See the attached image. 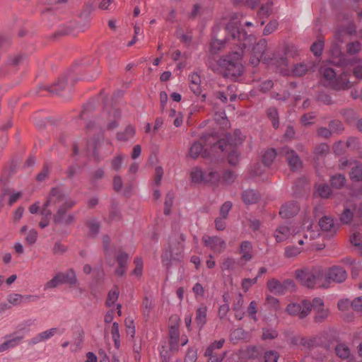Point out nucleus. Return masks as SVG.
Listing matches in <instances>:
<instances>
[{"instance_id": "c9c22d12", "label": "nucleus", "mask_w": 362, "mask_h": 362, "mask_svg": "<svg viewBox=\"0 0 362 362\" xmlns=\"http://www.w3.org/2000/svg\"><path fill=\"white\" fill-rule=\"evenodd\" d=\"M313 66L305 63L297 64L292 69V74L295 76H301L304 75L309 69H313Z\"/></svg>"}, {"instance_id": "473e14b6", "label": "nucleus", "mask_w": 362, "mask_h": 362, "mask_svg": "<svg viewBox=\"0 0 362 362\" xmlns=\"http://www.w3.org/2000/svg\"><path fill=\"white\" fill-rule=\"evenodd\" d=\"M63 282L67 284L70 287L74 286L77 284L76 273L73 269H69L65 272H62Z\"/></svg>"}, {"instance_id": "f704fd0d", "label": "nucleus", "mask_w": 362, "mask_h": 362, "mask_svg": "<svg viewBox=\"0 0 362 362\" xmlns=\"http://www.w3.org/2000/svg\"><path fill=\"white\" fill-rule=\"evenodd\" d=\"M170 346L171 349H175L178 345L180 332L177 327H171L169 331Z\"/></svg>"}, {"instance_id": "f3484780", "label": "nucleus", "mask_w": 362, "mask_h": 362, "mask_svg": "<svg viewBox=\"0 0 362 362\" xmlns=\"http://www.w3.org/2000/svg\"><path fill=\"white\" fill-rule=\"evenodd\" d=\"M297 49L294 45H286L284 48V55L278 56L276 54V65L277 66H287V57H294L297 54Z\"/></svg>"}, {"instance_id": "ea45409f", "label": "nucleus", "mask_w": 362, "mask_h": 362, "mask_svg": "<svg viewBox=\"0 0 362 362\" xmlns=\"http://www.w3.org/2000/svg\"><path fill=\"white\" fill-rule=\"evenodd\" d=\"M316 193L322 198H328L331 194V189L327 184H320L315 187Z\"/></svg>"}, {"instance_id": "338daca9", "label": "nucleus", "mask_w": 362, "mask_h": 362, "mask_svg": "<svg viewBox=\"0 0 362 362\" xmlns=\"http://www.w3.org/2000/svg\"><path fill=\"white\" fill-rule=\"evenodd\" d=\"M144 313L146 315H148L151 309L152 308V301L148 297H145L141 304Z\"/></svg>"}, {"instance_id": "4d7b16f0", "label": "nucleus", "mask_w": 362, "mask_h": 362, "mask_svg": "<svg viewBox=\"0 0 362 362\" xmlns=\"http://www.w3.org/2000/svg\"><path fill=\"white\" fill-rule=\"evenodd\" d=\"M134 263L135 264V268L133 271V274L135 276L140 277L142 274L143 271V262L141 259L136 257L135 258Z\"/></svg>"}, {"instance_id": "052dcab7", "label": "nucleus", "mask_w": 362, "mask_h": 362, "mask_svg": "<svg viewBox=\"0 0 362 362\" xmlns=\"http://www.w3.org/2000/svg\"><path fill=\"white\" fill-rule=\"evenodd\" d=\"M232 203L229 201L226 202L221 207L220 214L223 218H227L228 214L232 208Z\"/></svg>"}, {"instance_id": "39448f33", "label": "nucleus", "mask_w": 362, "mask_h": 362, "mask_svg": "<svg viewBox=\"0 0 362 362\" xmlns=\"http://www.w3.org/2000/svg\"><path fill=\"white\" fill-rule=\"evenodd\" d=\"M216 139L214 136H204L200 140L195 141L190 147L189 155L192 158H197L199 156L203 158L209 156V152H208V147H210L211 151H215L216 149H219L221 151H223V141L218 140L215 142Z\"/></svg>"}, {"instance_id": "0eeeda50", "label": "nucleus", "mask_w": 362, "mask_h": 362, "mask_svg": "<svg viewBox=\"0 0 362 362\" xmlns=\"http://www.w3.org/2000/svg\"><path fill=\"white\" fill-rule=\"evenodd\" d=\"M276 155L277 153L274 148L267 150L262 156L264 165L259 163L254 164L250 170V175L259 177L262 181L267 180L268 175L265 173L266 167L272 165Z\"/></svg>"}, {"instance_id": "f8f14e48", "label": "nucleus", "mask_w": 362, "mask_h": 362, "mask_svg": "<svg viewBox=\"0 0 362 362\" xmlns=\"http://www.w3.org/2000/svg\"><path fill=\"white\" fill-rule=\"evenodd\" d=\"M279 154L286 158L291 170L295 171L301 168V160L293 150L286 146L280 150Z\"/></svg>"}, {"instance_id": "b1692460", "label": "nucleus", "mask_w": 362, "mask_h": 362, "mask_svg": "<svg viewBox=\"0 0 362 362\" xmlns=\"http://www.w3.org/2000/svg\"><path fill=\"white\" fill-rule=\"evenodd\" d=\"M358 139H356L355 138H350L346 141V143H344L343 141H339V142L336 143L333 146V150L336 154L340 155L344 152L346 147H348V148H350L354 150L355 147L358 145Z\"/></svg>"}, {"instance_id": "c03bdc74", "label": "nucleus", "mask_w": 362, "mask_h": 362, "mask_svg": "<svg viewBox=\"0 0 362 362\" xmlns=\"http://www.w3.org/2000/svg\"><path fill=\"white\" fill-rule=\"evenodd\" d=\"M272 13V4L267 2L264 5L262 6L258 11V16L261 18L268 17Z\"/></svg>"}, {"instance_id": "f03ea898", "label": "nucleus", "mask_w": 362, "mask_h": 362, "mask_svg": "<svg viewBox=\"0 0 362 362\" xmlns=\"http://www.w3.org/2000/svg\"><path fill=\"white\" fill-rule=\"evenodd\" d=\"M74 205L75 202L66 198L60 189L53 188L42 206L41 211L42 218L39 223L40 227L44 228L49 225L52 214V208L57 209V213L54 216V223H71L74 219V216L71 214L66 215V211Z\"/></svg>"}, {"instance_id": "9b49d317", "label": "nucleus", "mask_w": 362, "mask_h": 362, "mask_svg": "<svg viewBox=\"0 0 362 362\" xmlns=\"http://www.w3.org/2000/svg\"><path fill=\"white\" fill-rule=\"evenodd\" d=\"M204 245L216 254L221 253L226 247V243L218 236L205 235L202 237Z\"/></svg>"}, {"instance_id": "7ed1b4c3", "label": "nucleus", "mask_w": 362, "mask_h": 362, "mask_svg": "<svg viewBox=\"0 0 362 362\" xmlns=\"http://www.w3.org/2000/svg\"><path fill=\"white\" fill-rule=\"evenodd\" d=\"M313 221L310 218L305 216L300 228H293V240L300 245H305L310 248L322 250L325 244H315L313 240L319 238L320 233L317 230L313 229Z\"/></svg>"}, {"instance_id": "49530a36", "label": "nucleus", "mask_w": 362, "mask_h": 362, "mask_svg": "<svg viewBox=\"0 0 362 362\" xmlns=\"http://www.w3.org/2000/svg\"><path fill=\"white\" fill-rule=\"evenodd\" d=\"M268 117L272 120L273 127L276 129L279 127L278 112L276 108H269L267 111Z\"/></svg>"}, {"instance_id": "e433bc0d", "label": "nucleus", "mask_w": 362, "mask_h": 362, "mask_svg": "<svg viewBox=\"0 0 362 362\" xmlns=\"http://www.w3.org/2000/svg\"><path fill=\"white\" fill-rule=\"evenodd\" d=\"M135 134V129L132 126H128L124 132L117 133V139L119 141H126L132 138Z\"/></svg>"}, {"instance_id": "9d476101", "label": "nucleus", "mask_w": 362, "mask_h": 362, "mask_svg": "<svg viewBox=\"0 0 362 362\" xmlns=\"http://www.w3.org/2000/svg\"><path fill=\"white\" fill-rule=\"evenodd\" d=\"M294 283L292 280L286 279L283 282L272 279L267 281V288L270 292L276 294H284L288 290L293 289Z\"/></svg>"}, {"instance_id": "680f3d73", "label": "nucleus", "mask_w": 362, "mask_h": 362, "mask_svg": "<svg viewBox=\"0 0 362 362\" xmlns=\"http://www.w3.org/2000/svg\"><path fill=\"white\" fill-rule=\"evenodd\" d=\"M260 354L255 346L248 347L245 351V356L249 358H257Z\"/></svg>"}, {"instance_id": "4be33fe9", "label": "nucleus", "mask_w": 362, "mask_h": 362, "mask_svg": "<svg viewBox=\"0 0 362 362\" xmlns=\"http://www.w3.org/2000/svg\"><path fill=\"white\" fill-rule=\"evenodd\" d=\"M319 226L323 231L327 232L331 235L334 234L338 229L334 220L329 216L322 217L319 221Z\"/></svg>"}, {"instance_id": "1a4fd4ad", "label": "nucleus", "mask_w": 362, "mask_h": 362, "mask_svg": "<svg viewBox=\"0 0 362 362\" xmlns=\"http://www.w3.org/2000/svg\"><path fill=\"white\" fill-rule=\"evenodd\" d=\"M286 310L289 315L303 319L310 314L311 303L308 300H303L299 303H291L287 305Z\"/></svg>"}, {"instance_id": "393cba45", "label": "nucleus", "mask_w": 362, "mask_h": 362, "mask_svg": "<svg viewBox=\"0 0 362 362\" xmlns=\"http://www.w3.org/2000/svg\"><path fill=\"white\" fill-rule=\"evenodd\" d=\"M24 338L23 334L16 333L10 337V339L6 340L0 345V352L4 351L10 348L16 346L21 340Z\"/></svg>"}, {"instance_id": "a18cd8bd", "label": "nucleus", "mask_w": 362, "mask_h": 362, "mask_svg": "<svg viewBox=\"0 0 362 362\" xmlns=\"http://www.w3.org/2000/svg\"><path fill=\"white\" fill-rule=\"evenodd\" d=\"M323 47V40L319 39L311 45L310 50L315 56H320L322 53Z\"/></svg>"}, {"instance_id": "6ab92c4d", "label": "nucleus", "mask_w": 362, "mask_h": 362, "mask_svg": "<svg viewBox=\"0 0 362 362\" xmlns=\"http://www.w3.org/2000/svg\"><path fill=\"white\" fill-rule=\"evenodd\" d=\"M225 33L226 34V37L224 40H215L211 42L210 45V49L211 53H217L226 44L235 46L234 44L235 42L232 39L230 34L227 32L226 27L225 28Z\"/></svg>"}, {"instance_id": "a211bd4d", "label": "nucleus", "mask_w": 362, "mask_h": 362, "mask_svg": "<svg viewBox=\"0 0 362 362\" xmlns=\"http://www.w3.org/2000/svg\"><path fill=\"white\" fill-rule=\"evenodd\" d=\"M245 138V136L243 135L240 130H235L233 135L227 136V142L225 139H222L223 141V151L228 149V147L230 149L233 146H238L242 144Z\"/></svg>"}, {"instance_id": "c756f323", "label": "nucleus", "mask_w": 362, "mask_h": 362, "mask_svg": "<svg viewBox=\"0 0 362 362\" xmlns=\"http://www.w3.org/2000/svg\"><path fill=\"white\" fill-rule=\"evenodd\" d=\"M88 149H93L94 153L100 149L107 148L110 149L109 153L112 152V150L113 149L112 144L110 141L107 140H98L97 141L91 142L88 144Z\"/></svg>"}, {"instance_id": "4c0bfd02", "label": "nucleus", "mask_w": 362, "mask_h": 362, "mask_svg": "<svg viewBox=\"0 0 362 362\" xmlns=\"http://www.w3.org/2000/svg\"><path fill=\"white\" fill-rule=\"evenodd\" d=\"M119 294V288L117 286H115L112 288L107 294V298L106 300V305L108 307H110L115 304V303L117 301L118 296Z\"/></svg>"}, {"instance_id": "09e8293b", "label": "nucleus", "mask_w": 362, "mask_h": 362, "mask_svg": "<svg viewBox=\"0 0 362 362\" xmlns=\"http://www.w3.org/2000/svg\"><path fill=\"white\" fill-rule=\"evenodd\" d=\"M236 261L231 257L225 259L222 263L221 269L223 270H233L236 267Z\"/></svg>"}, {"instance_id": "13d9d810", "label": "nucleus", "mask_w": 362, "mask_h": 362, "mask_svg": "<svg viewBox=\"0 0 362 362\" xmlns=\"http://www.w3.org/2000/svg\"><path fill=\"white\" fill-rule=\"evenodd\" d=\"M216 120L220 127L226 129L229 127V121L225 117V113L222 112L216 115Z\"/></svg>"}, {"instance_id": "dca6fc26", "label": "nucleus", "mask_w": 362, "mask_h": 362, "mask_svg": "<svg viewBox=\"0 0 362 362\" xmlns=\"http://www.w3.org/2000/svg\"><path fill=\"white\" fill-rule=\"evenodd\" d=\"M355 29L356 28L354 23H349L347 27L343 28L336 33L335 36L337 42L333 45L331 49V52L333 56L337 57L341 55L339 44L343 42L342 37L346 34L351 35L355 31Z\"/></svg>"}, {"instance_id": "a19ab883", "label": "nucleus", "mask_w": 362, "mask_h": 362, "mask_svg": "<svg viewBox=\"0 0 362 362\" xmlns=\"http://www.w3.org/2000/svg\"><path fill=\"white\" fill-rule=\"evenodd\" d=\"M350 242L362 252V234L361 233L354 232L350 236Z\"/></svg>"}, {"instance_id": "7c9ffc66", "label": "nucleus", "mask_w": 362, "mask_h": 362, "mask_svg": "<svg viewBox=\"0 0 362 362\" xmlns=\"http://www.w3.org/2000/svg\"><path fill=\"white\" fill-rule=\"evenodd\" d=\"M242 198L245 204H253L259 200V194L253 189H249L243 192Z\"/></svg>"}, {"instance_id": "4468645a", "label": "nucleus", "mask_w": 362, "mask_h": 362, "mask_svg": "<svg viewBox=\"0 0 362 362\" xmlns=\"http://www.w3.org/2000/svg\"><path fill=\"white\" fill-rule=\"evenodd\" d=\"M64 332L65 329L64 328L52 327L51 329H47L45 331L37 334L34 337H33L30 340L29 344L35 345L40 342L46 341L56 334H63Z\"/></svg>"}, {"instance_id": "5fc2aeb1", "label": "nucleus", "mask_w": 362, "mask_h": 362, "mask_svg": "<svg viewBox=\"0 0 362 362\" xmlns=\"http://www.w3.org/2000/svg\"><path fill=\"white\" fill-rule=\"evenodd\" d=\"M235 180V174L230 171V170H226L222 176L221 182L224 184H230L234 182ZM221 180V178L219 179V181Z\"/></svg>"}, {"instance_id": "f257e3e1", "label": "nucleus", "mask_w": 362, "mask_h": 362, "mask_svg": "<svg viewBox=\"0 0 362 362\" xmlns=\"http://www.w3.org/2000/svg\"><path fill=\"white\" fill-rule=\"evenodd\" d=\"M243 16L234 14L226 25V30L232 39L237 42L234 44L238 47V50L222 57L218 61V68L224 76L232 79L238 78L243 72L242 57L246 49L250 52V63L256 66L262 61L264 64L276 65V53L267 51V41L262 38L256 42V37L247 35L242 28Z\"/></svg>"}, {"instance_id": "aec40b11", "label": "nucleus", "mask_w": 362, "mask_h": 362, "mask_svg": "<svg viewBox=\"0 0 362 362\" xmlns=\"http://www.w3.org/2000/svg\"><path fill=\"white\" fill-rule=\"evenodd\" d=\"M299 209L296 202H290L281 206L279 214L282 218H291L298 212Z\"/></svg>"}, {"instance_id": "423d86ee", "label": "nucleus", "mask_w": 362, "mask_h": 362, "mask_svg": "<svg viewBox=\"0 0 362 362\" xmlns=\"http://www.w3.org/2000/svg\"><path fill=\"white\" fill-rule=\"evenodd\" d=\"M320 74L322 76L321 82L326 87L334 90L348 89L351 87L349 75L346 72L337 77L332 68L321 67Z\"/></svg>"}, {"instance_id": "cd10ccee", "label": "nucleus", "mask_w": 362, "mask_h": 362, "mask_svg": "<svg viewBox=\"0 0 362 362\" xmlns=\"http://www.w3.org/2000/svg\"><path fill=\"white\" fill-rule=\"evenodd\" d=\"M252 244L249 241H243L240 244V253L241 255V259L247 262L252 259Z\"/></svg>"}, {"instance_id": "3c124183", "label": "nucleus", "mask_w": 362, "mask_h": 362, "mask_svg": "<svg viewBox=\"0 0 362 362\" xmlns=\"http://www.w3.org/2000/svg\"><path fill=\"white\" fill-rule=\"evenodd\" d=\"M279 355L276 351H267L264 354V362H277Z\"/></svg>"}, {"instance_id": "2f4dec72", "label": "nucleus", "mask_w": 362, "mask_h": 362, "mask_svg": "<svg viewBox=\"0 0 362 362\" xmlns=\"http://www.w3.org/2000/svg\"><path fill=\"white\" fill-rule=\"evenodd\" d=\"M62 284H64L62 272H58L45 284L44 290L55 288Z\"/></svg>"}, {"instance_id": "2eb2a0df", "label": "nucleus", "mask_w": 362, "mask_h": 362, "mask_svg": "<svg viewBox=\"0 0 362 362\" xmlns=\"http://www.w3.org/2000/svg\"><path fill=\"white\" fill-rule=\"evenodd\" d=\"M311 303V310H313L316 322H322L326 319L329 313V309L325 308L324 301L320 298H315Z\"/></svg>"}, {"instance_id": "8fccbe9b", "label": "nucleus", "mask_w": 362, "mask_h": 362, "mask_svg": "<svg viewBox=\"0 0 362 362\" xmlns=\"http://www.w3.org/2000/svg\"><path fill=\"white\" fill-rule=\"evenodd\" d=\"M225 343V340L223 339H220L218 341H214L211 344L206 350L204 355L209 356L211 355L212 352L215 349H221Z\"/></svg>"}, {"instance_id": "58836bf2", "label": "nucleus", "mask_w": 362, "mask_h": 362, "mask_svg": "<svg viewBox=\"0 0 362 362\" xmlns=\"http://www.w3.org/2000/svg\"><path fill=\"white\" fill-rule=\"evenodd\" d=\"M350 178L354 181L362 180V164L356 163L350 172Z\"/></svg>"}, {"instance_id": "bb28decb", "label": "nucleus", "mask_w": 362, "mask_h": 362, "mask_svg": "<svg viewBox=\"0 0 362 362\" xmlns=\"http://www.w3.org/2000/svg\"><path fill=\"white\" fill-rule=\"evenodd\" d=\"M127 261V254L124 252H119L117 256V262L118 264V267L115 271L117 275L122 276L125 273Z\"/></svg>"}, {"instance_id": "bf43d9fd", "label": "nucleus", "mask_w": 362, "mask_h": 362, "mask_svg": "<svg viewBox=\"0 0 362 362\" xmlns=\"http://www.w3.org/2000/svg\"><path fill=\"white\" fill-rule=\"evenodd\" d=\"M247 314L255 321L257 320L256 313H257V304L255 301H251L247 308Z\"/></svg>"}, {"instance_id": "37998d69", "label": "nucleus", "mask_w": 362, "mask_h": 362, "mask_svg": "<svg viewBox=\"0 0 362 362\" xmlns=\"http://www.w3.org/2000/svg\"><path fill=\"white\" fill-rule=\"evenodd\" d=\"M346 182V178L344 175L339 174L333 175L331 177V184L332 187L335 188H340L344 185Z\"/></svg>"}, {"instance_id": "e2e57ef3", "label": "nucleus", "mask_w": 362, "mask_h": 362, "mask_svg": "<svg viewBox=\"0 0 362 362\" xmlns=\"http://www.w3.org/2000/svg\"><path fill=\"white\" fill-rule=\"evenodd\" d=\"M361 49V44L358 42H350L347 45V52L349 54H356Z\"/></svg>"}, {"instance_id": "72a5a7b5", "label": "nucleus", "mask_w": 362, "mask_h": 362, "mask_svg": "<svg viewBox=\"0 0 362 362\" xmlns=\"http://www.w3.org/2000/svg\"><path fill=\"white\" fill-rule=\"evenodd\" d=\"M336 354L341 359H349L351 356V351L349 346L344 344H338L335 348Z\"/></svg>"}, {"instance_id": "ddd939ff", "label": "nucleus", "mask_w": 362, "mask_h": 362, "mask_svg": "<svg viewBox=\"0 0 362 362\" xmlns=\"http://www.w3.org/2000/svg\"><path fill=\"white\" fill-rule=\"evenodd\" d=\"M346 272L342 267L339 266H333L332 267L329 268L326 274V276L324 277L325 286L330 282H343L346 280Z\"/></svg>"}, {"instance_id": "c85d7f7f", "label": "nucleus", "mask_w": 362, "mask_h": 362, "mask_svg": "<svg viewBox=\"0 0 362 362\" xmlns=\"http://www.w3.org/2000/svg\"><path fill=\"white\" fill-rule=\"evenodd\" d=\"M207 308L204 305H201L197 308L195 321L197 325L202 328L206 322Z\"/></svg>"}, {"instance_id": "6e6d98bb", "label": "nucleus", "mask_w": 362, "mask_h": 362, "mask_svg": "<svg viewBox=\"0 0 362 362\" xmlns=\"http://www.w3.org/2000/svg\"><path fill=\"white\" fill-rule=\"evenodd\" d=\"M300 248L296 246H288L285 248V256L286 257H293L300 253Z\"/></svg>"}, {"instance_id": "0e129e2a", "label": "nucleus", "mask_w": 362, "mask_h": 362, "mask_svg": "<svg viewBox=\"0 0 362 362\" xmlns=\"http://www.w3.org/2000/svg\"><path fill=\"white\" fill-rule=\"evenodd\" d=\"M228 163L230 165H236L239 161V153L235 149H231L228 156Z\"/></svg>"}, {"instance_id": "603ef678", "label": "nucleus", "mask_w": 362, "mask_h": 362, "mask_svg": "<svg viewBox=\"0 0 362 362\" xmlns=\"http://www.w3.org/2000/svg\"><path fill=\"white\" fill-rule=\"evenodd\" d=\"M24 296L18 293H12L8 296L7 300L9 303L13 305H19L22 303Z\"/></svg>"}, {"instance_id": "79ce46f5", "label": "nucleus", "mask_w": 362, "mask_h": 362, "mask_svg": "<svg viewBox=\"0 0 362 362\" xmlns=\"http://www.w3.org/2000/svg\"><path fill=\"white\" fill-rule=\"evenodd\" d=\"M174 194L171 192L167 193L165 196V203H164V214L165 215H168L170 213L171 207L173 204L174 201Z\"/></svg>"}, {"instance_id": "412c9836", "label": "nucleus", "mask_w": 362, "mask_h": 362, "mask_svg": "<svg viewBox=\"0 0 362 362\" xmlns=\"http://www.w3.org/2000/svg\"><path fill=\"white\" fill-rule=\"evenodd\" d=\"M355 204L347 202L344 204V208L342 213L340 215V221L344 224H349L352 221L353 218L355 217Z\"/></svg>"}, {"instance_id": "774afa93", "label": "nucleus", "mask_w": 362, "mask_h": 362, "mask_svg": "<svg viewBox=\"0 0 362 362\" xmlns=\"http://www.w3.org/2000/svg\"><path fill=\"white\" fill-rule=\"evenodd\" d=\"M351 306L356 312H362V296L357 297L351 303Z\"/></svg>"}, {"instance_id": "5701e85b", "label": "nucleus", "mask_w": 362, "mask_h": 362, "mask_svg": "<svg viewBox=\"0 0 362 362\" xmlns=\"http://www.w3.org/2000/svg\"><path fill=\"white\" fill-rule=\"evenodd\" d=\"M293 229L285 225L279 226L274 233L276 242L281 243L287 240L291 235L293 236Z\"/></svg>"}, {"instance_id": "6e6552de", "label": "nucleus", "mask_w": 362, "mask_h": 362, "mask_svg": "<svg viewBox=\"0 0 362 362\" xmlns=\"http://www.w3.org/2000/svg\"><path fill=\"white\" fill-rule=\"evenodd\" d=\"M190 179L194 184L211 183L216 184L219 182V173L210 169L209 172H204L200 168L194 167L190 172Z\"/></svg>"}, {"instance_id": "a878e982", "label": "nucleus", "mask_w": 362, "mask_h": 362, "mask_svg": "<svg viewBox=\"0 0 362 362\" xmlns=\"http://www.w3.org/2000/svg\"><path fill=\"white\" fill-rule=\"evenodd\" d=\"M190 90L196 95H200L202 89L200 87L201 77L197 72H192L188 76Z\"/></svg>"}, {"instance_id": "de8ad7c7", "label": "nucleus", "mask_w": 362, "mask_h": 362, "mask_svg": "<svg viewBox=\"0 0 362 362\" xmlns=\"http://www.w3.org/2000/svg\"><path fill=\"white\" fill-rule=\"evenodd\" d=\"M278 25H279V23L274 20V21H271L269 23H268L264 30H263V35H269L272 33H273L278 28Z\"/></svg>"}, {"instance_id": "20e7f679", "label": "nucleus", "mask_w": 362, "mask_h": 362, "mask_svg": "<svg viewBox=\"0 0 362 362\" xmlns=\"http://www.w3.org/2000/svg\"><path fill=\"white\" fill-rule=\"evenodd\" d=\"M296 278L303 286L308 288L325 286L324 271L321 266L306 267L296 270Z\"/></svg>"}, {"instance_id": "864d4df0", "label": "nucleus", "mask_w": 362, "mask_h": 362, "mask_svg": "<svg viewBox=\"0 0 362 362\" xmlns=\"http://www.w3.org/2000/svg\"><path fill=\"white\" fill-rule=\"evenodd\" d=\"M124 158V156L122 154H119L114 158L111 161L112 168L116 171L119 170L122 167Z\"/></svg>"}, {"instance_id": "69168bd1", "label": "nucleus", "mask_w": 362, "mask_h": 362, "mask_svg": "<svg viewBox=\"0 0 362 362\" xmlns=\"http://www.w3.org/2000/svg\"><path fill=\"white\" fill-rule=\"evenodd\" d=\"M171 259L174 260H178V258L176 257H174V254L171 250H166L163 255H162V261L163 263L165 265H168Z\"/></svg>"}]
</instances>
